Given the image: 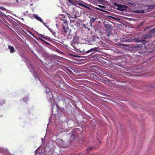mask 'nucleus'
Returning a JSON list of instances; mask_svg holds the SVG:
<instances>
[{
	"label": "nucleus",
	"instance_id": "nucleus-27",
	"mask_svg": "<svg viewBox=\"0 0 155 155\" xmlns=\"http://www.w3.org/2000/svg\"><path fill=\"white\" fill-rule=\"evenodd\" d=\"M84 26L88 30H90V28H88L87 27H86V26H85L84 24Z\"/></svg>",
	"mask_w": 155,
	"mask_h": 155
},
{
	"label": "nucleus",
	"instance_id": "nucleus-23",
	"mask_svg": "<svg viewBox=\"0 0 155 155\" xmlns=\"http://www.w3.org/2000/svg\"><path fill=\"white\" fill-rule=\"evenodd\" d=\"M96 19V18H92L91 19V21L92 22H94L95 21Z\"/></svg>",
	"mask_w": 155,
	"mask_h": 155
},
{
	"label": "nucleus",
	"instance_id": "nucleus-33",
	"mask_svg": "<svg viewBox=\"0 0 155 155\" xmlns=\"http://www.w3.org/2000/svg\"><path fill=\"white\" fill-rule=\"evenodd\" d=\"M1 13V12H0V13Z\"/></svg>",
	"mask_w": 155,
	"mask_h": 155
},
{
	"label": "nucleus",
	"instance_id": "nucleus-19",
	"mask_svg": "<svg viewBox=\"0 0 155 155\" xmlns=\"http://www.w3.org/2000/svg\"><path fill=\"white\" fill-rule=\"evenodd\" d=\"M65 16L64 15H62L61 19V20L64 21H66V19L65 18Z\"/></svg>",
	"mask_w": 155,
	"mask_h": 155
},
{
	"label": "nucleus",
	"instance_id": "nucleus-15",
	"mask_svg": "<svg viewBox=\"0 0 155 155\" xmlns=\"http://www.w3.org/2000/svg\"><path fill=\"white\" fill-rule=\"evenodd\" d=\"M73 42L74 43H78V38L77 37H74L73 38Z\"/></svg>",
	"mask_w": 155,
	"mask_h": 155
},
{
	"label": "nucleus",
	"instance_id": "nucleus-32",
	"mask_svg": "<svg viewBox=\"0 0 155 155\" xmlns=\"http://www.w3.org/2000/svg\"><path fill=\"white\" fill-rule=\"evenodd\" d=\"M96 9H97V7L96 8Z\"/></svg>",
	"mask_w": 155,
	"mask_h": 155
},
{
	"label": "nucleus",
	"instance_id": "nucleus-14",
	"mask_svg": "<svg viewBox=\"0 0 155 155\" xmlns=\"http://www.w3.org/2000/svg\"><path fill=\"white\" fill-rule=\"evenodd\" d=\"M38 39H39L41 41H42L45 44H46L47 45H50V44H49L48 42H47V41H45L43 39H42L41 37H38Z\"/></svg>",
	"mask_w": 155,
	"mask_h": 155
},
{
	"label": "nucleus",
	"instance_id": "nucleus-2",
	"mask_svg": "<svg viewBox=\"0 0 155 155\" xmlns=\"http://www.w3.org/2000/svg\"><path fill=\"white\" fill-rule=\"evenodd\" d=\"M59 144L61 147L62 148H65L69 145L70 142L68 141L67 140L61 139L59 141Z\"/></svg>",
	"mask_w": 155,
	"mask_h": 155
},
{
	"label": "nucleus",
	"instance_id": "nucleus-4",
	"mask_svg": "<svg viewBox=\"0 0 155 155\" xmlns=\"http://www.w3.org/2000/svg\"><path fill=\"white\" fill-rule=\"evenodd\" d=\"M155 34V28L153 30H151L147 34L143 36V38L144 39H148L151 38L154 36Z\"/></svg>",
	"mask_w": 155,
	"mask_h": 155
},
{
	"label": "nucleus",
	"instance_id": "nucleus-8",
	"mask_svg": "<svg viewBox=\"0 0 155 155\" xmlns=\"http://www.w3.org/2000/svg\"><path fill=\"white\" fill-rule=\"evenodd\" d=\"M33 16L34 18H35L37 20L41 22H42L44 24H45V22H43V20L40 17H39L38 15L34 14Z\"/></svg>",
	"mask_w": 155,
	"mask_h": 155
},
{
	"label": "nucleus",
	"instance_id": "nucleus-25",
	"mask_svg": "<svg viewBox=\"0 0 155 155\" xmlns=\"http://www.w3.org/2000/svg\"><path fill=\"white\" fill-rule=\"evenodd\" d=\"M121 41H122L123 42H125L126 41V40L125 39H124V38H121Z\"/></svg>",
	"mask_w": 155,
	"mask_h": 155
},
{
	"label": "nucleus",
	"instance_id": "nucleus-20",
	"mask_svg": "<svg viewBox=\"0 0 155 155\" xmlns=\"http://www.w3.org/2000/svg\"><path fill=\"white\" fill-rule=\"evenodd\" d=\"M77 27H78L80 25V23L78 21L75 23V24H74Z\"/></svg>",
	"mask_w": 155,
	"mask_h": 155
},
{
	"label": "nucleus",
	"instance_id": "nucleus-30",
	"mask_svg": "<svg viewBox=\"0 0 155 155\" xmlns=\"http://www.w3.org/2000/svg\"><path fill=\"white\" fill-rule=\"evenodd\" d=\"M18 0H16V1L17 2H18Z\"/></svg>",
	"mask_w": 155,
	"mask_h": 155
},
{
	"label": "nucleus",
	"instance_id": "nucleus-5",
	"mask_svg": "<svg viewBox=\"0 0 155 155\" xmlns=\"http://www.w3.org/2000/svg\"><path fill=\"white\" fill-rule=\"evenodd\" d=\"M62 28L63 32L65 33H67L68 31H69V27L68 26V23L67 21L63 22L62 25Z\"/></svg>",
	"mask_w": 155,
	"mask_h": 155
},
{
	"label": "nucleus",
	"instance_id": "nucleus-24",
	"mask_svg": "<svg viewBox=\"0 0 155 155\" xmlns=\"http://www.w3.org/2000/svg\"><path fill=\"white\" fill-rule=\"evenodd\" d=\"M5 103V101L3 100H2L0 101V105H2Z\"/></svg>",
	"mask_w": 155,
	"mask_h": 155
},
{
	"label": "nucleus",
	"instance_id": "nucleus-13",
	"mask_svg": "<svg viewBox=\"0 0 155 155\" xmlns=\"http://www.w3.org/2000/svg\"><path fill=\"white\" fill-rule=\"evenodd\" d=\"M97 6H98L99 7L101 8H97V10H100L101 11H104V10L105 9V7H104L103 6H102V5H97Z\"/></svg>",
	"mask_w": 155,
	"mask_h": 155
},
{
	"label": "nucleus",
	"instance_id": "nucleus-16",
	"mask_svg": "<svg viewBox=\"0 0 155 155\" xmlns=\"http://www.w3.org/2000/svg\"><path fill=\"white\" fill-rule=\"evenodd\" d=\"M94 148L93 147H90L86 149V151L87 153H89Z\"/></svg>",
	"mask_w": 155,
	"mask_h": 155
},
{
	"label": "nucleus",
	"instance_id": "nucleus-1",
	"mask_svg": "<svg viewBox=\"0 0 155 155\" xmlns=\"http://www.w3.org/2000/svg\"><path fill=\"white\" fill-rule=\"evenodd\" d=\"M83 132L82 128H76L72 131L71 140V141L78 140L79 139V134H81Z\"/></svg>",
	"mask_w": 155,
	"mask_h": 155
},
{
	"label": "nucleus",
	"instance_id": "nucleus-17",
	"mask_svg": "<svg viewBox=\"0 0 155 155\" xmlns=\"http://www.w3.org/2000/svg\"><path fill=\"white\" fill-rule=\"evenodd\" d=\"M54 51L60 54H64V53L63 52L60 51V50H59V49H57V48H55V50Z\"/></svg>",
	"mask_w": 155,
	"mask_h": 155
},
{
	"label": "nucleus",
	"instance_id": "nucleus-21",
	"mask_svg": "<svg viewBox=\"0 0 155 155\" xmlns=\"http://www.w3.org/2000/svg\"><path fill=\"white\" fill-rule=\"evenodd\" d=\"M0 9L4 11H6V9L5 8H4L2 6H0Z\"/></svg>",
	"mask_w": 155,
	"mask_h": 155
},
{
	"label": "nucleus",
	"instance_id": "nucleus-31",
	"mask_svg": "<svg viewBox=\"0 0 155 155\" xmlns=\"http://www.w3.org/2000/svg\"><path fill=\"white\" fill-rule=\"evenodd\" d=\"M98 141H99V143H101V141H100V140H98Z\"/></svg>",
	"mask_w": 155,
	"mask_h": 155
},
{
	"label": "nucleus",
	"instance_id": "nucleus-12",
	"mask_svg": "<svg viewBox=\"0 0 155 155\" xmlns=\"http://www.w3.org/2000/svg\"><path fill=\"white\" fill-rule=\"evenodd\" d=\"M8 49L10 50L11 53H13L15 51V48L13 46L8 45Z\"/></svg>",
	"mask_w": 155,
	"mask_h": 155
},
{
	"label": "nucleus",
	"instance_id": "nucleus-22",
	"mask_svg": "<svg viewBox=\"0 0 155 155\" xmlns=\"http://www.w3.org/2000/svg\"><path fill=\"white\" fill-rule=\"evenodd\" d=\"M69 2L73 5H74L75 3L71 0H68Z\"/></svg>",
	"mask_w": 155,
	"mask_h": 155
},
{
	"label": "nucleus",
	"instance_id": "nucleus-28",
	"mask_svg": "<svg viewBox=\"0 0 155 155\" xmlns=\"http://www.w3.org/2000/svg\"><path fill=\"white\" fill-rule=\"evenodd\" d=\"M68 70V71H69L70 73H71V74H72V71L71 70Z\"/></svg>",
	"mask_w": 155,
	"mask_h": 155
},
{
	"label": "nucleus",
	"instance_id": "nucleus-6",
	"mask_svg": "<svg viewBox=\"0 0 155 155\" xmlns=\"http://www.w3.org/2000/svg\"><path fill=\"white\" fill-rule=\"evenodd\" d=\"M37 35L38 36L41 37V38H42L46 40L50 41H51L49 37L46 36L44 35H42L38 33H37Z\"/></svg>",
	"mask_w": 155,
	"mask_h": 155
},
{
	"label": "nucleus",
	"instance_id": "nucleus-7",
	"mask_svg": "<svg viewBox=\"0 0 155 155\" xmlns=\"http://www.w3.org/2000/svg\"><path fill=\"white\" fill-rule=\"evenodd\" d=\"M78 5L84 8H87L88 9H90L91 8L90 7H89L88 6H89V4H87L86 3H84V4H83L82 3H78Z\"/></svg>",
	"mask_w": 155,
	"mask_h": 155
},
{
	"label": "nucleus",
	"instance_id": "nucleus-11",
	"mask_svg": "<svg viewBox=\"0 0 155 155\" xmlns=\"http://www.w3.org/2000/svg\"><path fill=\"white\" fill-rule=\"evenodd\" d=\"M93 51H94V52H93L92 54L94 53V52H96L97 51V48L95 47L94 48H92L91 49L89 50L88 51H86V52L87 53H88Z\"/></svg>",
	"mask_w": 155,
	"mask_h": 155
},
{
	"label": "nucleus",
	"instance_id": "nucleus-3",
	"mask_svg": "<svg viewBox=\"0 0 155 155\" xmlns=\"http://www.w3.org/2000/svg\"><path fill=\"white\" fill-rule=\"evenodd\" d=\"M155 34V28L153 30H151L147 34L143 36V38L144 39H148L151 38L154 36Z\"/></svg>",
	"mask_w": 155,
	"mask_h": 155
},
{
	"label": "nucleus",
	"instance_id": "nucleus-26",
	"mask_svg": "<svg viewBox=\"0 0 155 155\" xmlns=\"http://www.w3.org/2000/svg\"><path fill=\"white\" fill-rule=\"evenodd\" d=\"M68 15V17L69 18H75L74 17H72L70 14H67Z\"/></svg>",
	"mask_w": 155,
	"mask_h": 155
},
{
	"label": "nucleus",
	"instance_id": "nucleus-9",
	"mask_svg": "<svg viewBox=\"0 0 155 155\" xmlns=\"http://www.w3.org/2000/svg\"><path fill=\"white\" fill-rule=\"evenodd\" d=\"M48 91H46L47 93V96L48 99H51L52 98V95L51 92L49 91V90L48 89Z\"/></svg>",
	"mask_w": 155,
	"mask_h": 155
},
{
	"label": "nucleus",
	"instance_id": "nucleus-29",
	"mask_svg": "<svg viewBox=\"0 0 155 155\" xmlns=\"http://www.w3.org/2000/svg\"><path fill=\"white\" fill-rule=\"evenodd\" d=\"M96 58H97V56H94V58L96 59Z\"/></svg>",
	"mask_w": 155,
	"mask_h": 155
},
{
	"label": "nucleus",
	"instance_id": "nucleus-10",
	"mask_svg": "<svg viewBox=\"0 0 155 155\" xmlns=\"http://www.w3.org/2000/svg\"><path fill=\"white\" fill-rule=\"evenodd\" d=\"M118 7L120 10H124L127 9V7L125 5H119Z\"/></svg>",
	"mask_w": 155,
	"mask_h": 155
},
{
	"label": "nucleus",
	"instance_id": "nucleus-18",
	"mask_svg": "<svg viewBox=\"0 0 155 155\" xmlns=\"http://www.w3.org/2000/svg\"><path fill=\"white\" fill-rule=\"evenodd\" d=\"M137 13H144V12L143 10H137L135 11Z\"/></svg>",
	"mask_w": 155,
	"mask_h": 155
}]
</instances>
